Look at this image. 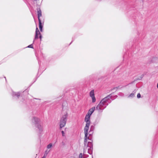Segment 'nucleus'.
I'll return each instance as SVG.
<instances>
[{
  "label": "nucleus",
  "mask_w": 158,
  "mask_h": 158,
  "mask_svg": "<svg viewBox=\"0 0 158 158\" xmlns=\"http://www.w3.org/2000/svg\"><path fill=\"white\" fill-rule=\"evenodd\" d=\"M92 158H93V157H92Z\"/></svg>",
  "instance_id": "e433bc0d"
},
{
  "label": "nucleus",
  "mask_w": 158,
  "mask_h": 158,
  "mask_svg": "<svg viewBox=\"0 0 158 158\" xmlns=\"http://www.w3.org/2000/svg\"><path fill=\"white\" fill-rule=\"evenodd\" d=\"M90 116L88 114H86L85 118V121L86 122V124L85 128H89L90 124Z\"/></svg>",
  "instance_id": "20e7f679"
},
{
  "label": "nucleus",
  "mask_w": 158,
  "mask_h": 158,
  "mask_svg": "<svg viewBox=\"0 0 158 158\" xmlns=\"http://www.w3.org/2000/svg\"><path fill=\"white\" fill-rule=\"evenodd\" d=\"M74 40V39L73 37L72 39V41L70 43V44H69V45H70L73 42V41Z\"/></svg>",
  "instance_id": "c756f323"
},
{
  "label": "nucleus",
  "mask_w": 158,
  "mask_h": 158,
  "mask_svg": "<svg viewBox=\"0 0 158 158\" xmlns=\"http://www.w3.org/2000/svg\"><path fill=\"white\" fill-rule=\"evenodd\" d=\"M27 47V48H33V44H31L28 45Z\"/></svg>",
  "instance_id": "4be33fe9"
},
{
  "label": "nucleus",
  "mask_w": 158,
  "mask_h": 158,
  "mask_svg": "<svg viewBox=\"0 0 158 158\" xmlns=\"http://www.w3.org/2000/svg\"><path fill=\"white\" fill-rule=\"evenodd\" d=\"M42 158H45V154H44V156Z\"/></svg>",
  "instance_id": "473e14b6"
},
{
  "label": "nucleus",
  "mask_w": 158,
  "mask_h": 158,
  "mask_svg": "<svg viewBox=\"0 0 158 158\" xmlns=\"http://www.w3.org/2000/svg\"><path fill=\"white\" fill-rule=\"evenodd\" d=\"M37 10V14L38 15V20L39 21V20H41L40 19V17L42 16L41 11L40 8H38Z\"/></svg>",
  "instance_id": "1a4fd4ad"
},
{
  "label": "nucleus",
  "mask_w": 158,
  "mask_h": 158,
  "mask_svg": "<svg viewBox=\"0 0 158 158\" xmlns=\"http://www.w3.org/2000/svg\"><path fill=\"white\" fill-rule=\"evenodd\" d=\"M95 110H96L95 107H92L89 110L87 114L90 116H91Z\"/></svg>",
  "instance_id": "6e6552de"
},
{
  "label": "nucleus",
  "mask_w": 158,
  "mask_h": 158,
  "mask_svg": "<svg viewBox=\"0 0 158 158\" xmlns=\"http://www.w3.org/2000/svg\"><path fill=\"white\" fill-rule=\"evenodd\" d=\"M4 78L5 79V80H6V77H4Z\"/></svg>",
  "instance_id": "f704fd0d"
},
{
  "label": "nucleus",
  "mask_w": 158,
  "mask_h": 158,
  "mask_svg": "<svg viewBox=\"0 0 158 158\" xmlns=\"http://www.w3.org/2000/svg\"><path fill=\"white\" fill-rule=\"evenodd\" d=\"M89 96L91 97L94 96V89L91 90L90 92Z\"/></svg>",
  "instance_id": "ddd939ff"
},
{
  "label": "nucleus",
  "mask_w": 158,
  "mask_h": 158,
  "mask_svg": "<svg viewBox=\"0 0 158 158\" xmlns=\"http://www.w3.org/2000/svg\"><path fill=\"white\" fill-rule=\"evenodd\" d=\"M89 128H84V133H85V137L84 139H88L89 140H91L92 138L91 137H87L88 134V130Z\"/></svg>",
  "instance_id": "423d86ee"
},
{
  "label": "nucleus",
  "mask_w": 158,
  "mask_h": 158,
  "mask_svg": "<svg viewBox=\"0 0 158 158\" xmlns=\"http://www.w3.org/2000/svg\"><path fill=\"white\" fill-rule=\"evenodd\" d=\"M93 133H94V132L91 131V132L90 131L89 132V137H91L92 138V136L93 134Z\"/></svg>",
  "instance_id": "a211bd4d"
},
{
  "label": "nucleus",
  "mask_w": 158,
  "mask_h": 158,
  "mask_svg": "<svg viewBox=\"0 0 158 158\" xmlns=\"http://www.w3.org/2000/svg\"><path fill=\"white\" fill-rule=\"evenodd\" d=\"M87 143V139H85L84 140V143L85 145H86Z\"/></svg>",
  "instance_id": "5701e85b"
},
{
  "label": "nucleus",
  "mask_w": 158,
  "mask_h": 158,
  "mask_svg": "<svg viewBox=\"0 0 158 158\" xmlns=\"http://www.w3.org/2000/svg\"><path fill=\"white\" fill-rule=\"evenodd\" d=\"M52 146V144L51 143H49L47 146V148L48 149L50 148Z\"/></svg>",
  "instance_id": "412c9836"
},
{
  "label": "nucleus",
  "mask_w": 158,
  "mask_h": 158,
  "mask_svg": "<svg viewBox=\"0 0 158 158\" xmlns=\"http://www.w3.org/2000/svg\"><path fill=\"white\" fill-rule=\"evenodd\" d=\"M157 88H158V83H157Z\"/></svg>",
  "instance_id": "72a5a7b5"
},
{
  "label": "nucleus",
  "mask_w": 158,
  "mask_h": 158,
  "mask_svg": "<svg viewBox=\"0 0 158 158\" xmlns=\"http://www.w3.org/2000/svg\"><path fill=\"white\" fill-rule=\"evenodd\" d=\"M12 96L13 97H16L18 98H19L20 96V93L19 92H13Z\"/></svg>",
  "instance_id": "9d476101"
},
{
  "label": "nucleus",
  "mask_w": 158,
  "mask_h": 158,
  "mask_svg": "<svg viewBox=\"0 0 158 158\" xmlns=\"http://www.w3.org/2000/svg\"><path fill=\"white\" fill-rule=\"evenodd\" d=\"M39 29L41 32L43 31V25H42L41 20H39Z\"/></svg>",
  "instance_id": "9b49d317"
},
{
  "label": "nucleus",
  "mask_w": 158,
  "mask_h": 158,
  "mask_svg": "<svg viewBox=\"0 0 158 158\" xmlns=\"http://www.w3.org/2000/svg\"><path fill=\"white\" fill-rule=\"evenodd\" d=\"M95 125H92L91 126L90 129V131L91 132V131L94 132V131L95 129Z\"/></svg>",
  "instance_id": "4468645a"
},
{
  "label": "nucleus",
  "mask_w": 158,
  "mask_h": 158,
  "mask_svg": "<svg viewBox=\"0 0 158 158\" xmlns=\"http://www.w3.org/2000/svg\"><path fill=\"white\" fill-rule=\"evenodd\" d=\"M48 153V152H47V151H45V155H47Z\"/></svg>",
  "instance_id": "2f4dec72"
},
{
  "label": "nucleus",
  "mask_w": 158,
  "mask_h": 158,
  "mask_svg": "<svg viewBox=\"0 0 158 158\" xmlns=\"http://www.w3.org/2000/svg\"><path fill=\"white\" fill-rule=\"evenodd\" d=\"M91 142H89L87 144V147L93 149V140L91 139Z\"/></svg>",
  "instance_id": "f8f14e48"
},
{
  "label": "nucleus",
  "mask_w": 158,
  "mask_h": 158,
  "mask_svg": "<svg viewBox=\"0 0 158 158\" xmlns=\"http://www.w3.org/2000/svg\"><path fill=\"white\" fill-rule=\"evenodd\" d=\"M141 97V95L140 94V93H138V94H137V98H140Z\"/></svg>",
  "instance_id": "a878e982"
},
{
  "label": "nucleus",
  "mask_w": 158,
  "mask_h": 158,
  "mask_svg": "<svg viewBox=\"0 0 158 158\" xmlns=\"http://www.w3.org/2000/svg\"><path fill=\"white\" fill-rule=\"evenodd\" d=\"M61 144L62 146H64L65 145V143L64 141H62Z\"/></svg>",
  "instance_id": "bb28decb"
},
{
  "label": "nucleus",
  "mask_w": 158,
  "mask_h": 158,
  "mask_svg": "<svg viewBox=\"0 0 158 158\" xmlns=\"http://www.w3.org/2000/svg\"><path fill=\"white\" fill-rule=\"evenodd\" d=\"M134 82V81H132V82L131 83H129V84H128L127 85H126L124 86V87H126V86H127L128 85H129V84H131L133 83Z\"/></svg>",
  "instance_id": "7c9ffc66"
},
{
  "label": "nucleus",
  "mask_w": 158,
  "mask_h": 158,
  "mask_svg": "<svg viewBox=\"0 0 158 158\" xmlns=\"http://www.w3.org/2000/svg\"><path fill=\"white\" fill-rule=\"evenodd\" d=\"M88 152L89 154H92L93 152V149L90 148H89L88 149Z\"/></svg>",
  "instance_id": "f3484780"
},
{
  "label": "nucleus",
  "mask_w": 158,
  "mask_h": 158,
  "mask_svg": "<svg viewBox=\"0 0 158 158\" xmlns=\"http://www.w3.org/2000/svg\"><path fill=\"white\" fill-rule=\"evenodd\" d=\"M91 98H92V102L93 103H94L96 102V99L95 98L94 96L91 97Z\"/></svg>",
  "instance_id": "aec40b11"
},
{
  "label": "nucleus",
  "mask_w": 158,
  "mask_h": 158,
  "mask_svg": "<svg viewBox=\"0 0 158 158\" xmlns=\"http://www.w3.org/2000/svg\"><path fill=\"white\" fill-rule=\"evenodd\" d=\"M32 121L34 123L36 127L39 130V133L41 134L43 131V127L40 124V119L34 117L32 119Z\"/></svg>",
  "instance_id": "f257e3e1"
},
{
  "label": "nucleus",
  "mask_w": 158,
  "mask_h": 158,
  "mask_svg": "<svg viewBox=\"0 0 158 158\" xmlns=\"http://www.w3.org/2000/svg\"><path fill=\"white\" fill-rule=\"evenodd\" d=\"M120 88V86H118V87H114V88L111 89V91H112V90H116H116H117V89L118 88Z\"/></svg>",
  "instance_id": "6ab92c4d"
},
{
  "label": "nucleus",
  "mask_w": 158,
  "mask_h": 158,
  "mask_svg": "<svg viewBox=\"0 0 158 158\" xmlns=\"http://www.w3.org/2000/svg\"><path fill=\"white\" fill-rule=\"evenodd\" d=\"M39 35H40L39 38H40V41H41V39H42V35H41V34L40 33V34H39Z\"/></svg>",
  "instance_id": "c85d7f7f"
},
{
  "label": "nucleus",
  "mask_w": 158,
  "mask_h": 158,
  "mask_svg": "<svg viewBox=\"0 0 158 158\" xmlns=\"http://www.w3.org/2000/svg\"><path fill=\"white\" fill-rule=\"evenodd\" d=\"M157 59V58L156 57H153L152 59V60L153 61L152 62H153L154 61L155 62L156 61L155 60H156Z\"/></svg>",
  "instance_id": "b1692460"
},
{
  "label": "nucleus",
  "mask_w": 158,
  "mask_h": 158,
  "mask_svg": "<svg viewBox=\"0 0 158 158\" xmlns=\"http://www.w3.org/2000/svg\"><path fill=\"white\" fill-rule=\"evenodd\" d=\"M79 158H83V156L82 154V153H80L79 156Z\"/></svg>",
  "instance_id": "393cba45"
},
{
  "label": "nucleus",
  "mask_w": 158,
  "mask_h": 158,
  "mask_svg": "<svg viewBox=\"0 0 158 158\" xmlns=\"http://www.w3.org/2000/svg\"><path fill=\"white\" fill-rule=\"evenodd\" d=\"M61 133H62V135L63 136H64V131H61Z\"/></svg>",
  "instance_id": "cd10ccee"
},
{
  "label": "nucleus",
  "mask_w": 158,
  "mask_h": 158,
  "mask_svg": "<svg viewBox=\"0 0 158 158\" xmlns=\"http://www.w3.org/2000/svg\"><path fill=\"white\" fill-rule=\"evenodd\" d=\"M113 93H112L106 97L103 98L100 102H108V101L110 99L113 100L114 99L112 97V94Z\"/></svg>",
  "instance_id": "39448f33"
},
{
  "label": "nucleus",
  "mask_w": 158,
  "mask_h": 158,
  "mask_svg": "<svg viewBox=\"0 0 158 158\" xmlns=\"http://www.w3.org/2000/svg\"><path fill=\"white\" fill-rule=\"evenodd\" d=\"M99 121V120L98 118H96L95 119V120L94 122L93 123V124L94 125H96L97 124H98Z\"/></svg>",
  "instance_id": "dca6fc26"
},
{
  "label": "nucleus",
  "mask_w": 158,
  "mask_h": 158,
  "mask_svg": "<svg viewBox=\"0 0 158 158\" xmlns=\"http://www.w3.org/2000/svg\"><path fill=\"white\" fill-rule=\"evenodd\" d=\"M108 105L107 102H100L96 107V110L98 111L99 114H100L102 112L103 110Z\"/></svg>",
  "instance_id": "f03ea898"
},
{
  "label": "nucleus",
  "mask_w": 158,
  "mask_h": 158,
  "mask_svg": "<svg viewBox=\"0 0 158 158\" xmlns=\"http://www.w3.org/2000/svg\"><path fill=\"white\" fill-rule=\"evenodd\" d=\"M39 34H40V32L38 28L36 27L35 30V36L34 39L33 41V44L34 43L35 41V40L38 39V35Z\"/></svg>",
  "instance_id": "0eeeda50"
},
{
  "label": "nucleus",
  "mask_w": 158,
  "mask_h": 158,
  "mask_svg": "<svg viewBox=\"0 0 158 158\" xmlns=\"http://www.w3.org/2000/svg\"><path fill=\"white\" fill-rule=\"evenodd\" d=\"M136 91L135 90L134 91H133L132 92V93L130 94L129 95V97H133L135 96V93Z\"/></svg>",
  "instance_id": "2eb2a0df"
},
{
  "label": "nucleus",
  "mask_w": 158,
  "mask_h": 158,
  "mask_svg": "<svg viewBox=\"0 0 158 158\" xmlns=\"http://www.w3.org/2000/svg\"><path fill=\"white\" fill-rule=\"evenodd\" d=\"M68 116L67 113L63 115L60 121V129H61L62 127H64L66 123L67 118Z\"/></svg>",
  "instance_id": "7ed1b4c3"
},
{
  "label": "nucleus",
  "mask_w": 158,
  "mask_h": 158,
  "mask_svg": "<svg viewBox=\"0 0 158 158\" xmlns=\"http://www.w3.org/2000/svg\"><path fill=\"white\" fill-rule=\"evenodd\" d=\"M6 81H7V80H6Z\"/></svg>",
  "instance_id": "c9c22d12"
}]
</instances>
